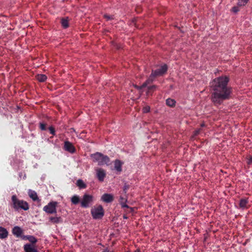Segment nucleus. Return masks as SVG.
Here are the masks:
<instances>
[{
	"instance_id": "obj_2",
	"label": "nucleus",
	"mask_w": 252,
	"mask_h": 252,
	"mask_svg": "<svg viewBox=\"0 0 252 252\" xmlns=\"http://www.w3.org/2000/svg\"><path fill=\"white\" fill-rule=\"evenodd\" d=\"M167 69V65L164 64L155 70H152V73L148 79L141 86H136L135 87L139 90L146 87L148 85L152 83L156 78L163 76L166 73Z\"/></svg>"
},
{
	"instance_id": "obj_7",
	"label": "nucleus",
	"mask_w": 252,
	"mask_h": 252,
	"mask_svg": "<svg viewBox=\"0 0 252 252\" xmlns=\"http://www.w3.org/2000/svg\"><path fill=\"white\" fill-rule=\"evenodd\" d=\"M57 205V202H51L48 205L43 207V210L48 214H53L57 212L56 207Z\"/></svg>"
},
{
	"instance_id": "obj_28",
	"label": "nucleus",
	"mask_w": 252,
	"mask_h": 252,
	"mask_svg": "<svg viewBox=\"0 0 252 252\" xmlns=\"http://www.w3.org/2000/svg\"><path fill=\"white\" fill-rule=\"evenodd\" d=\"M104 17L105 18L107 21L111 20L114 19L113 16L109 15L108 14H105L104 15Z\"/></svg>"
},
{
	"instance_id": "obj_33",
	"label": "nucleus",
	"mask_w": 252,
	"mask_h": 252,
	"mask_svg": "<svg viewBox=\"0 0 252 252\" xmlns=\"http://www.w3.org/2000/svg\"><path fill=\"white\" fill-rule=\"evenodd\" d=\"M200 131H201V128H199V129H198L197 130H195L194 132L193 135L194 136H197V135H198L200 133Z\"/></svg>"
},
{
	"instance_id": "obj_20",
	"label": "nucleus",
	"mask_w": 252,
	"mask_h": 252,
	"mask_svg": "<svg viewBox=\"0 0 252 252\" xmlns=\"http://www.w3.org/2000/svg\"><path fill=\"white\" fill-rule=\"evenodd\" d=\"M23 240H28L30 242L29 244H32L34 245V244L37 242V240L35 237H22Z\"/></svg>"
},
{
	"instance_id": "obj_22",
	"label": "nucleus",
	"mask_w": 252,
	"mask_h": 252,
	"mask_svg": "<svg viewBox=\"0 0 252 252\" xmlns=\"http://www.w3.org/2000/svg\"><path fill=\"white\" fill-rule=\"evenodd\" d=\"M248 201L246 199H241L240 201L239 206L241 208H245Z\"/></svg>"
},
{
	"instance_id": "obj_32",
	"label": "nucleus",
	"mask_w": 252,
	"mask_h": 252,
	"mask_svg": "<svg viewBox=\"0 0 252 252\" xmlns=\"http://www.w3.org/2000/svg\"><path fill=\"white\" fill-rule=\"evenodd\" d=\"M102 252H114L113 251L110 250L107 247H105L104 249H102Z\"/></svg>"
},
{
	"instance_id": "obj_18",
	"label": "nucleus",
	"mask_w": 252,
	"mask_h": 252,
	"mask_svg": "<svg viewBox=\"0 0 252 252\" xmlns=\"http://www.w3.org/2000/svg\"><path fill=\"white\" fill-rule=\"evenodd\" d=\"M176 101L174 99L171 98H167L166 100V104L170 107H173L175 105Z\"/></svg>"
},
{
	"instance_id": "obj_10",
	"label": "nucleus",
	"mask_w": 252,
	"mask_h": 252,
	"mask_svg": "<svg viewBox=\"0 0 252 252\" xmlns=\"http://www.w3.org/2000/svg\"><path fill=\"white\" fill-rule=\"evenodd\" d=\"M25 252H38L36 247L32 244H25L23 247Z\"/></svg>"
},
{
	"instance_id": "obj_35",
	"label": "nucleus",
	"mask_w": 252,
	"mask_h": 252,
	"mask_svg": "<svg viewBox=\"0 0 252 252\" xmlns=\"http://www.w3.org/2000/svg\"><path fill=\"white\" fill-rule=\"evenodd\" d=\"M133 252H139V250L138 249H137L135 250V251H134Z\"/></svg>"
},
{
	"instance_id": "obj_27",
	"label": "nucleus",
	"mask_w": 252,
	"mask_h": 252,
	"mask_svg": "<svg viewBox=\"0 0 252 252\" xmlns=\"http://www.w3.org/2000/svg\"><path fill=\"white\" fill-rule=\"evenodd\" d=\"M49 130L50 131V133L52 134L53 135H55L56 134V131H55V128L52 126H51L49 127Z\"/></svg>"
},
{
	"instance_id": "obj_37",
	"label": "nucleus",
	"mask_w": 252,
	"mask_h": 252,
	"mask_svg": "<svg viewBox=\"0 0 252 252\" xmlns=\"http://www.w3.org/2000/svg\"><path fill=\"white\" fill-rule=\"evenodd\" d=\"M252 161V160H249L248 163L250 164L251 162Z\"/></svg>"
},
{
	"instance_id": "obj_8",
	"label": "nucleus",
	"mask_w": 252,
	"mask_h": 252,
	"mask_svg": "<svg viewBox=\"0 0 252 252\" xmlns=\"http://www.w3.org/2000/svg\"><path fill=\"white\" fill-rule=\"evenodd\" d=\"M63 149L71 154L74 153L76 151L75 147L68 141H66L64 143Z\"/></svg>"
},
{
	"instance_id": "obj_15",
	"label": "nucleus",
	"mask_w": 252,
	"mask_h": 252,
	"mask_svg": "<svg viewBox=\"0 0 252 252\" xmlns=\"http://www.w3.org/2000/svg\"><path fill=\"white\" fill-rule=\"evenodd\" d=\"M61 24H62V27L63 28L66 29V28H68L69 26V25H68V18L65 17V18H62L61 19Z\"/></svg>"
},
{
	"instance_id": "obj_21",
	"label": "nucleus",
	"mask_w": 252,
	"mask_h": 252,
	"mask_svg": "<svg viewBox=\"0 0 252 252\" xmlns=\"http://www.w3.org/2000/svg\"><path fill=\"white\" fill-rule=\"evenodd\" d=\"M8 234V232L7 230L4 227L0 226V236H7Z\"/></svg>"
},
{
	"instance_id": "obj_3",
	"label": "nucleus",
	"mask_w": 252,
	"mask_h": 252,
	"mask_svg": "<svg viewBox=\"0 0 252 252\" xmlns=\"http://www.w3.org/2000/svg\"><path fill=\"white\" fill-rule=\"evenodd\" d=\"M11 206L15 211L20 210L27 211L29 209L28 203L26 201L18 198L16 195L12 196Z\"/></svg>"
},
{
	"instance_id": "obj_13",
	"label": "nucleus",
	"mask_w": 252,
	"mask_h": 252,
	"mask_svg": "<svg viewBox=\"0 0 252 252\" xmlns=\"http://www.w3.org/2000/svg\"><path fill=\"white\" fill-rule=\"evenodd\" d=\"M123 163L119 159H116L114 163V167L115 169L119 172H121L122 171V166Z\"/></svg>"
},
{
	"instance_id": "obj_30",
	"label": "nucleus",
	"mask_w": 252,
	"mask_h": 252,
	"mask_svg": "<svg viewBox=\"0 0 252 252\" xmlns=\"http://www.w3.org/2000/svg\"><path fill=\"white\" fill-rule=\"evenodd\" d=\"M240 10L239 6H234L232 8V11L234 13H237Z\"/></svg>"
},
{
	"instance_id": "obj_9",
	"label": "nucleus",
	"mask_w": 252,
	"mask_h": 252,
	"mask_svg": "<svg viewBox=\"0 0 252 252\" xmlns=\"http://www.w3.org/2000/svg\"><path fill=\"white\" fill-rule=\"evenodd\" d=\"M95 171L96 173V177L98 180L100 182L103 181L106 176L105 171L102 168H97Z\"/></svg>"
},
{
	"instance_id": "obj_29",
	"label": "nucleus",
	"mask_w": 252,
	"mask_h": 252,
	"mask_svg": "<svg viewBox=\"0 0 252 252\" xmlns=\"http://www.w3.org/2000/svg\"><path fill=\"white\" fill-rule=\"evenodd\" d=\"M122 206L123 208H127L129 209L130 212H132L134 211V209L133 208L129 207L126 204H122Z\"/></svg>"
},
{
	"instance_id": "obj_1",
	"label": "nucleus",
	"mask_w": 252,
	"mask_h": 252,
	"mask_svg": "<svg viewBox=\"0 0 252 252\" xmlns=\"http://www.w3.org/2000/svg\"><path fill=\"white\" fill-rule=\"evenodd\" d=\"M229 78L221 76L213 79L210 83L211 100L215 106L221 105L223 101L231 98L232 88L228 85Z\"/></svg>"
},
{
	"instance_id": "obj_16",
	"label": "nucleus",
	"mask_w": 252,
	"mask_h": 252,
	"mask_svg": "<svg viewBox=\"0 0 252 252\" xmlns=\"http://www.w3.org/2000/svg\"><path fill=\"white\" fill-rule=\"evenodd\" d=\"M157 88V86L156 85H152L148 87V90L147 94L148 95H152V93L156 91Z\"/></svg>"
},
{
	"instance_id": "obj_4",
	"label": "nucleus",
	"mask_w": 252,
	"mask_h": 252,
	"mask_svg": "<svg viewBox=\"0 0 252 252\" xmlns=\"http://www.w3.org/2000/svg\"><path fill=\"white\" fill-rule=\"evenodd\" d=\"M94 162H97L98 165H108L110 162L109 158L101 153L96 152L91 155Z\"/></svg>"
},
{
	"instance_id": "obj_31",
	"label": "nucleus",
	"mask_w": 252,
	"mask_h": 252,
	"mask_svg": "<svg viewBox=\"0 0 252 252\" xmlns=\"http://www.w3.org/2000/svg\"><path fill=\"white\" fill-rule=\"evenodd\" d=\"M150 108L149 106H148L144 107V108L143 109V111L144 113H148L150 111Z\"/></svg>"
},
{
	"instance_id": "obj_6",
	"label": "nucleus",
	"mask_w": 252,
	"mask_h": 252,
	"mask_svg": "<svg viewBox=\"0 0 252 252\" xmlns=\"http://www.w3.org/2000/svg\"><path fill=\"white\" fill-rule=\"evenodd\" d=\"M91 213L94 219H101L104 216V210L101 205L93 208Z\"/></svg>"
},
{
	"instance_id": "obj_38",
	"label": "nucleus",
	"mask_w": 252,
	"mask_h": 252,
	"mask_svg": "<svg viewBox=\"0 0 252 252\" xmlns=\"http://www.w3.org/2000/svg\"><path fill=\"white\" fill-rule=\"evenodd\" d=\"M27 236L30 237V235H28Z\"/></svg>"
},
{
	"instance_id": "obj_17",
	"label": "nucleus",
	"mask_w": 252,
	"mask_h": 252,
	"mask_svg": "<svg viewBox=\"0 0 252 252\" xmlns=\"http://www.w3.org/2000/svg\"><path fill=\"white\" fill-rule=\"evenodd\" d=\"M37 80L40 82H45L47 79V76L44 74H38L36 76Z\"/></svg>"
},
{
	"instance_id": "obj_14",
	"label": "nucleus",
	"mask_w": 252,
	"mask_h": 252,
	"mask_svg": "<svg viewBox=\"0 0 252 252\" xmlns=\"http://www.w3.org/2000/svg\"><path fill=\"white\" fill-rule=\"evenodd\" d=\"M71 202L74 205H77L80 203L81 200L80 197L77 195H74L71 198Z\"/></svg>"
},
{
	"instance_id": "obj_26",
	"label": "nucleus",
	"mask_w": 252,
	"mask_h": 252,
	"mask_svg": "<svg viewBox=\"0 0 252 252\" xmlns=\"http://www.w3.org/2000/svg\"><path fill=\"white\" fill-rule=\"evenodd\" d=\"M39 128L41 130H46V124L43 123H40Z\"/></svg>"
},
{
	"instance_id": "obj_24",
	"label": "nucleus",
	"mask_w": 252,
	"mask_h": 252,
	"mask_svg": "<svg viewBox=\"0 0 252 252\" xmlns=\"http://www.w3.org/2000/svg\"><path fill=\"white\" fill-rule=\"evenodd\" d=\"M30 197L34 201H36L38 199V197L35 191L32 192L30 194Z\"/></svg>"
},
{
	"instance_id": "obj_11",
	"label": "nucleus",
	"mask_w": 252,
	"mask_h": 252,
	"mask_svg": "<svg viewBox=\"0 0 252 252\" xmlns=\"http://www.w3.org/2000/svg\"><path fill=\"white\" fill-rule=\"evenodd\" d=\"M101 200L106 203H110L114 200L113 196L110 194L105 193L101 196Z\"/></svg>"
},
{
	"instance_id": "obj_36",
	"label": "nucleus",
	"mask_w": 252,
	"mask_h": 252,
	"mask_svg": "<svg viewBox=\"0 0 252 252\" xmlns=\"http://www.w3.org/2000/svg\"><path fill=\"white\" fill-rule=\"evenodd\" d=\"M204 126H205V124H202L201 125V127H204Z\"/></svg>"
},
{
	"instance_id": "obj_25",
	"label": "nucleus",
	"mask_w": 252,
	"mask_h": 252,
	"mask_svg": "<svg viewBox=\"0 0 252 252\" xmlns=\"http://www.w3.org/2000/svg\"><path fill=\"white\" fill-rule=\"evenodd\" d=\"M249 0H238L237 5L238 6H245L249 1Z\"/></svg>"
},
{
	"instance_id": "obj_23",
	"label": "nucleus",
	"mask_w": 252,
	"mask_h": 252,
	"mask_svg": "<svg viewBox=\"0 0 252 252\" xmlns=\"http://www.w3.org/2000/svg\"><path fill=\"white\" fill-rule=\"evenodd\" d=\"M50 220L53 223H58L62 221V219L61 217H51Z\"/></svg>"
},
{
	"instance_id": "obj_34",
	"label": "nucleus",
	"mask_w": 252,
	"mask_h": 252,
	"mask_svg": "<svg viewBox=\"0 0 252 252\" xmlns=\"http://www.w3.org/2000/svg\"><path fill=\"white\" fill-rule=\"evenodd\" d=\"M123 218H124V219H127V217L126 216H125V215H124V216H123Z\"/></svg>"
},
{
	"instance_id": "obj_19",
	"label": "nucleus",
	"mask_w": 252,
	"mask_h": 252,
	"mask_svg": "<svg viewBox=\"0 0 252 252\" xmlns=\"http://www.w3.org/2000/svg\"><path fill=\"white\" fill-rule=\"evenodd\" d=\"M76 184L77 186L81 189H85L87 187L86 185L81 179L77 180Z\"/></svg>"
},
{
	"instance_id": "obj_5",
	"label": "nucleus",
	"mask_w": 252,
	"mask_h": 252,
	"mask_svg": "<svg viewBox=\"0 0 252 252\" xmlns=\"http://www.w3.org/2000/svg\"><path fill=\"white\" fill-rule=\"evenodd\" d=\"M94 197L92 195L84 194L80 202L81 207L83 208H89L93 203Z\"/></svg>"
},
{
	"instance_id": "obj_12",
	"label": "nucleus",
	"mask_w": 252,
	"mask_h": 252,
	"mask_svg": "<svg viewBox=\"0 0 252 252\" xmlns=\"http://www.w3.org/2000/svg\"><path fill=\"white\" fill-rule=\"evenodd\" d=\"M12 232L14 235L16 236H21L23 230L20 227L16 226L13 228Z\"/></svg>"
}]
</instances>
